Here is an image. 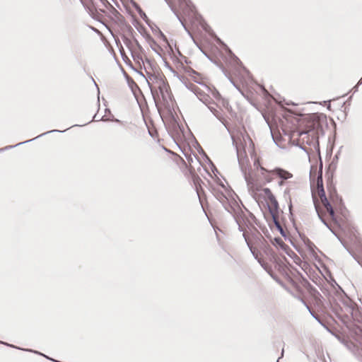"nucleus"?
<instances>
[{
    "mask_svg": "<svg viewBox=\"0 0 362 362\" xmlns=\"http://www.w3.org/2000/svg\"><path fill=\"white\" fill-rule=\"evenodd\" d=\"M284 131L296 145L304 147L317 139L319 117L315 115L290 116L286 119Z\"/></svg>",
    "mask_w": 362,
    "mask_h": 362,
    "instance_id": "f257e3e1",
    "label": "nucleus"
},
{
    "mask_svg": "<svg viewBox=\"0 0 362 362\" xmlns=\"http://www.w3.org/2000/svg\"><path fill=\"white\" fill-rule=\"evenodd\" d=\"M158 156L160 158L162 167L168 173L176 175L180 170L185 177H190L199 199L201 200L205 196L202 187L203 181L196 173L194 169L188 166L180 156L167 150L165 148L158 150Z\"/></svg>",
    "mask_w": 362,
    "mask_h": 362,
    "instance_id": "f03ea898",
    "label": "nucleus"
},
{
    "mask_svg": "<svg viewBox=\"0 0 362 362\" xmlns=\"http://www.w3.org/2000/svg\"><path fill=\"white\" fill-rule=\"evenodd\" d=\"M276 168L267 169L259 158H256L253 163V168H250L245 171V179L250 191L257 194L262 187L274 180Z\"/></svg>",
    "mask_w": 362,
    "mask_h": 362,
    "instance_id": "7ed1b4c3",
    "label": "nucleus"
},
{
    "mask_svg": "<svg viewBox=\"0 0 362 362\" xmlns=\"http://www.w3.org/2000/svg\"><path fill=\"white\" fill-rule=\"evenodd\" d=\"M144 68L148 76V81L152 91H156L159 100L168 104L172 100V94L165 76L156 64L150 61L143 62Z\"/></svg>",
    "mask_w": 362,
    "mask_h": 362,
    "instance_id": "20e7f679",
    "label": "nucleus"
},
{
    "mask_svg": "<svg viewBox=\"0 0 362 362\" xmlns=\"http://www.w3.org/2000/svg\"><path fill=\"white\" fill-rule=\"evenodd\" d=\"M310 179H311V191L312 197L315 209L320 218H322L321 212L320 211V204L325 208L327 211L329 213V216L333 218L334 216V211L330 203L328 202L327 198L325 196V192L323 187L322 180V167L320 166V169L317 168H312L310 171Z\"/></svg>",
    "mask_w": 362,
    "mask_h": 362,
    "instance_id": "39448f33",
    "label": "nucleus"
},
{
    "mask_svg": "<svg viewBox=\"0 0 362 362\" xmlns=\"http://www.w3.org/2000/svg\"><path fill=\"white\" fill-rule=\"evenodd\" d=\"M243 236L255 259L264 269H267L265 262L261 253V250H264L267 246V243L263 236L258 231L251 233L245 231Z\"/></svg>",
    "mask_w": 362,
    "mask_h": 362,
    "instance_id": "423d86ee",
    "label": "nucleus"
},
{
    "mask_svg": "<svg viewBox=\"0 0 362 362\" xmlns=\"http://www.w3.org/2000/svg\"><path fill=\"white\" fill-rule=\"evenodd\" d=\"M258 192H261V194L264 197L265 201L267 202L269 212L272 216L276 226L280 230V232L283 233V228H281L278 219L279 203L275 196L274 195L273 192L269 187H262V189H259Z\"/></svg>",
    "mask_w": 362,
    "mask_h": 362,
    "instance_id": "0eeeda50",
    "label": "nucleus"
},
{
    "mask_svg": "<svg viewBox=\"0 0 362 362\" xmlns=\"http://www.w3.org/2000/svg\"><path fill=\"white\" fill-rule=\"evenodd\" d=\"M258 192H261V194L264 197L265 201L267 202L269 212L272 216L276 226L280 230V232L283 233V228H281L278 219L279 203L275 196L274 195L273 192L269 187H262V189H259Z\"/></svg>",
    "mask_w": 362,
    "mask_h": 362,
    "instance_id": "6e6552de",
    "label": "nucleus"
},
{
    "mask_svg": "<svg viewBox=\"0 0 362 362\" xmlns=\"http://www.w3.org/2000/svg\"><path fill=\"white\" fill-rule=\"evenodd\" d=\"M182 82L187 86V83H192L191 81H194L200 84L202 88H204L208 92H212V95L215 98H218L220 95L216 90H212L210 87L204 83V77L200 73L195 71L191 68H186L181 76Z\"/></svg>",
    "mask_w": 362,
    "mask_h": 362,
    "instance_id": "1a4fd4ad",
    "label": "nucleus"
},
{
    "mask_svg": "<svg viewBox=\"0 0 362 362\" xmlns=\"http://www.w3.org/2000/svg\"><path fill=\"white\" fill-rule=\"evenodd\" d=\"M293 177V173L291 172L281 168L276 167V173L274 175V180L279 179L278 185L279 187L288 186L294 182L291 181L290 180Z\"/></svg>",
    "mask_w": 362,
    "mask_h": 362,
    "instance_id": "9d476101",
    "label": "nucleus"
},
{
    "mask_svg": "<svg viewBox=\"0 0 362 362\" xmlns=\"http://www.w3.org/2000/svg\"><path fill=\"white\" fill-rule=\"evenodd\" d=\"M187 87L194 92L199 99L204 103L207 104L209 103L210 99L209 93H211L212 94V92H208L204 88H203L204 89H202L194 83H187Z\"/></svg>",
    "mask_w": 362,
    "mask_h": 362,
    "instance_id": "9b49d317",
    "label": "nucleus"
},
{
    "mask_svg": "<svg viewBox=\"0 0 362 362\" xmlns=\"http://www.w3.org/2000/svg\"><path fill=\"white\" fill-rule=\"evenodd\" d=\"M296 186V182H294L293 183L286 186L284 191V195L286 197V199L288 200L289 202V209H291L292 207V198H291V194L292 190L295 189Z\"/></svg>",
    "mask_w": 362,
    "mask_h": 362,
    "instance_id": "f8f14e48",
    "label": "nucleus"
},
{
    "mask_svg": "<svg viewBox=\"0 0 362 362\" xmlns=\"http://www.w3.org/2000/svg\"><path fill=\"white\" fill-rule=\"evenodd\" d=\"M272 243L276 246H279L280 248L285 251H286V250L288 248V247L284 243L281 238H275L272 241Z\"/></svg>",
    "mask_w": 362,
    "mask_h": 362,
    "instance_id": "ddd939ff",
    "label": "nucleus"
},
{
    "mask_svg": "<svg viewBox=\"0 0 362 362\" xmlns=\"http://www.w3.org/2000/svg\"><path fill=\"white\" fill-rule=\"evenodd\" d=\"M216 197L221 202H225L226 200L227 199L226 195H224L222 192H217L216 193Z\"/></svg>",
    "mask_w": 362,
    "mask_h": 362,
    "instance_id": "4468645a",
    "label": "nucleus"
}]
</instances>
